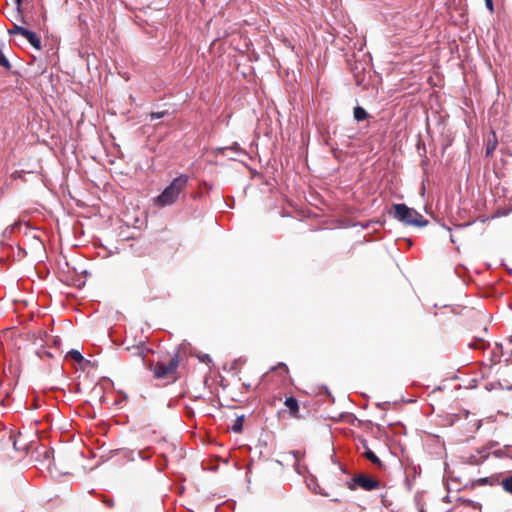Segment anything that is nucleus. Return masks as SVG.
Here are the masks:
<instances>
[{"mask_svg":"<svg viewBox=\"0 0 512 512\" xmlns=\"http://www.w3.org/2000/svg\"><path fill=\"white\" fill-rule=\"evenodd\" d=\"M227 149L233 150L235 152H239L240 151V146H239V144L234 143L231 147L225 148V150H227Z\"/></svg>","mask_w":512,"mask_h":512,"instance_id":"6ab92c4d","label":"nucleus"},{"mask_svg":"<svg viewBox=\"0 0 512 512\" xmlns=\"http://www.w3.org/2000/svg\"><path fill=\"white\" fill-rule=\"evenodd\" d=\"M348 487L351 490H355L357 487H360L363 490L372 491L380 487V482L368 475L358 474L351 480V482L348 483Z\"/></svg>","mask_w":512,"mask_h":512,"instance_id":"20e7f679","label":"nucleus"},{"mask_svg":"<svg viewBox=\"0 0 512 512\" xmlns=\"http://www.w3.org/2000/svg\"><path fill=\"white\" fill-rule=\"evenodd\" d=\"M355 80L358 85H360L364 81V77L360 75V73L354 72Z\"/></svg>","mask_w":512,"mask_h":512,"instance_id":"a211bd4d","label":"nucleus"},{"mask_svg":"<svg viewBox=\"0 0 512 512\" xmlns=\"http://www.w3.org/2000/svg\"><path fill=\"white\" fill-rule=\"evenodd\" d=\"M486 7L492 12L493 11V2L492 0H485Z\"/></svg>","mask_w":512,"mask_h":512,"instance_id":"aec40b11","label":"nucleus"},{"mask_svg":"<svg viewBox=\"0 0 512 512\" xmlns=\"http://www.w3.org/2000/svg\"><path fill=\"white\" fill-rule=\"evenodd\" d=\"M148 352H149V349L146 348L144 345H138V346L133 347V355L138 356L142 360L145 359Z\"/></svg>","mask_w":512,"mask_h":512,"instance_id":"1a4fd4ad","label":"nucleus"},{"mask_svg":"<svg viewBox=\"0 0 512 512\" xmlns=\"http://www.w3.org/2000/svg\"><path fill=\"white\" fill-rule=\"evenodd\" d=\"M0 66L5 68L6 70H9L11 68V64L9 60L6 58V56L3 54V52L0 50Z\"/></svg>","mask_w":512,"mask_h":512,"instance_id":"ddd939ff","label":"nucleus"},{"mask_svg":"<svg viewBox=\"0 0 512 512\" xmlns=\"http://www.w3.org/2000/svg\"><path fill=\"white\" fill-rule=\"evenodd\" d=\"M166 114H167V112H165V111H163V112H153V113L150 114V119H151V121H153L155 119H159V118L164 117Z\"/></svg>","mask_w":512,"mask_h":512,"instance_id":"dca6fc26","label":"nucleus"},{"mask_svg":"<svg viewBox=\"0 0 512 512\" xmlns=\"http://www.w3.org/2000/svg\"><path fill=\"white\" fill-rule=\"evenodd\" d=\"M70 356L72 359H74L75 361L77 362H81L83 360V356L81 355V353L77 350H71L69 352Z\"/></svg>","mask_w":512,"mask_h":512,"instance_id":"2eb2a0df","label":"nucleus"},{"mask_svg":"<svg viewBox=\"0 0 512 512\" xmlns=\"http://www.w3.org/2000/svg\"><path fill=\"white\" fill-rule=\"evenodd\" d=\"M44 454H45V456H46L47 458H49V456H50L51 452H50L49 450H45Z\"/></svg>","mask_w":512,"mask_h":512,"instance_id":"4be33fe9","label":"nucleus"},{"mask_svg":"<svg viewBox=\"0 0 512 512\" xmlns=\"http://www.w3.org/2000/svg\"><path fill=\"white\" fill-rule=\"evenodd\" d=\"M9 34L11 36L19 35L25 38L34 48L37 50L41 49V39L40 37L33 31H30L20 25L13 24V27L9 29Z\"/></svg>","mask_w":512,"mask_h":512,"instance_id":"39448f33","label":"nucleus"},{"mask_svg":"<svg viewBox=\"0 0 512 512\" xmlns=\"http://www.w3.org/2000/svg\"><path fill=\"white\" fill-rule=\"evenodd\" d=\"M496 148V143L493 142V143H488L487 144V147H486V155L489 156L492 154V152L495 150Z\"/></svg>","mask_w":512,"mask_h":512,"instance_id":"f3484780","label":"nucleus"},{"mask_svg":"<svg viewBox=\"0 0 512 512\" xmlns=\"http://www.w3.org/2000/svg\"><path fill=\"white\" fill-rule=\"evenodd\" d=\"M15 1V4H16V7H17V11L20 13L21 12V5H22V2L24 0H14Z\"/></svg>","mask_w":512,"mask_h":512,"instance_id":"412c9836","label":"nucleus"},{"mask_svg":"<svg viewBox=\"0 0 512 512\" xmlns=\"http://www.w3.org/2000/svg\"><path fill=\"white\" fill-rule=\"evenodd\" d=\"M279 366L286 367L284 363H280Z\"/></svg>","mask_w":512,"mask_h":512,"instance_id":"b1692460","label":"nucleus"},{"mask_svg":"<svg viewBox=\"0 0 512 512\" xmlns=\"http://www.w3.org/2000/svg\"><path fill=\"white\" fill-rule=\"evenodd\" d=\"M503 488L505 491L509 492L510 494H512V475L503 479L502 482H501Z\"/></svg>","mask_w":512,"mask_h":512,"instance_id":"f8f14e48","label":"nucleus"},{"mask_svg":"<svg viewBox=\"0 0 512 512\" xmlns=\"http://www.w3.org/2000/svg\"><path fill=\"white\" fill-rule=\"evenodd\" d=\"M179 365L178 356L175 355L167 363L157 362L155 365L150 364L149 369L153 371L154 377L157 379L174 378Z\"/></svg>","mask_w":512,"mask_h":512,"instance_id":"7ed1b4c3","label":"nucleus"},{"mask_svg":"<svg viewBox=\"0 0 512 512\" xmlns=\"http://www.w3.org/2000/svg\"><path fill=\"white\" fill-rule=\"evenodd\" d=\"M106 504L109 506V507H112L113 506V502L112 501H107Z\"/></svg>","mask_w":512,"mask_h":512,"instance_id":"5701e85b","label":"nucleus"},{"mask_svg":"<svg viewBox=\"0 0 512 512\" xmlns=\"http://www.w3.org/2000/svg\"><path fill=\"white\" fill-rule=\"evenodd\" d=\"M188 184V176L180 175L175 178L164 191L155 198L154 203L158 207L174 204Z\"/></svg>","mask_w":512,"mask_h":512,"instance_id":"f257e3e1","label":"nucleus"},{"mask_svg":"<svg viewBox=\"0 0 512 512\" xmlns=\"http://www.w3.org/2000/svg\"><path fill=\"white\" fill-rule=\"evenodd\" d=\"M353 115L356 121L360 122L369 117L366 110L361 106H356L353 111Z\"/></svg>","mask_w":512,"mask_h":512,"instance_id":"6e6552de","label":"nucleus"},{"mask_svg":"<svg viewBox=\"0 0 512 512\" xmlns=\"http://www.w3.org/2000/svg\"><path fill=\"white\" fill-rule=\"evenodd\" d=\"M9 441L12 443L13 448L16 452H25L28 449V443L26 438L21 434H11Z\"/></svg>","mask_w":512,"mask_h":512,"instance_id":"423d86ee","label":"nucleus"},{"mask_svg":"<svg viewBox=\"0 0 512 512\" xmlns=\"http://www.w3.org/2000/svg\"><path fill=\"white\" fill-rule=\"evenodd\" d=\"M393 209L394 217L406 225L423 227L428 223L422 214L417 212L415 209L409 208L405 204H395Z\"/></svg>","mask_w":512,"mask_h":512,"instance_id":"f03ea898","label":"nucleus"},{"mask_svg":"<svg viewBox=\"0 0 512 512\" xmlns=\"http://www.w3.org/2000/svg\"><path fill=\"white\" fill-rule=\"evenodd\" d=\"M285 406L289 409L290 415L298 418L299 405L297 399L289 397L285 400Z\"/></svg>","mask_w":512,"mask_h":512,"instance_id":"0eeeda50","label":"nucleus"},{"mask_svg":"<svg viewBox=\"0 0 512 512\" xmlns=\"http://www.w3.org/2000/svg\"><path fill=\"white\" fill-rule=\"evenodd\" d=\"M243 422H244V417L243 416H239L235 419V422L234 424L232 425V430L236 433H240L243 429Z\"/></svg>","mask_w":512,"mask_h":512,"instance_id":"9b49d317","label":"nucleus"},{"mask_svg":"<svg viewBox=\"0 0 512 512\" xmlns=\"http://www.w3.org/2000/svg\"><path fill=\"white\" fill-rule=\"evenodd\" d=\"M365 457L371 461L374 465L381 467V460L375 455V453L369 449H367L364 453Z\"/></svg>","mask_w":512,"mask_h":512,"instance_id":"9d476101","label":"nucleus"},{"mask_svg":"<svg viewBox=\"0 0 512 512\" xmlns=\"http://www.w3.org/2000/svg\"><path fill=\"white\" fill-rule=\"evenodd\" d=\"M496 481H497V479L494 477L480 478L477 480V482L481 485H483V484L493 485Z\"/></svg>","mask_w":512,"mask_h":512,"instance_id":"4468645a","label":"nucleus"}]
</instances>
